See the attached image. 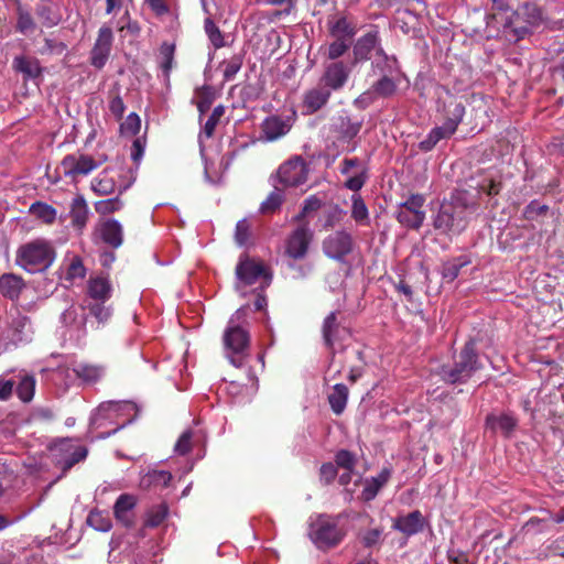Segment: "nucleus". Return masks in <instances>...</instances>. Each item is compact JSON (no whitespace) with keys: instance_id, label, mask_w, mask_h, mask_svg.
Masks as SVG:
<instances>
[{"instance_id":"obj_29","label":"nucleus","mask_w":564,"mask_h":564,"mask_svg":"<svg viewBox=\"0 0 564 564\" xmlns=\"http://www.w3.org/2000/svg\"><path fill=\"white\" fill-rule=\"evenodd\" d=\"M13 68L23 74L25 80L35 79L42 75L40 62L34 57L17 56L12 62Z\"/></svg>"},{"instance_id":"obj_12","label":"nucleus","mask_w":564,"mask_h":564,"mask_svg":"<svg viewBox=\"0 0 564 564\" xmlns=\"http://www.w3.org/2000/svg\"><path fill=\"white\" fill-rule=\"evenodd\" d=\"M397 91V82L388 75H382L378 80L372 83L369 89L365 90L356 98L355 105L366 109L379 98H392Z\"/></svg>"},{"instance_id":"obj_18","label":"nucleus","mask_w":564,"mask_h":564,"mask_svg":"<svg viewBox=\"0 0 564 564\" xmlns=\"http://www.w3.org/2000/svg\"><path fill=\"white\" fill-rule=\"evenodd\" d=\"M332 94L329 88L318 80L317 85L304 91L301 101L302 113L311 116L319 111L328 104Z\"/></svg>"},{"instance_id":"obj_46","label":"nucleus","mask_w":564,"mask_h":564,"mask_svg":"<svg viewBox=\"0 0 564 564\" xmlns=\"http://www.w3.org/2000/svg\"><path fill=\"white\" fill-rule=\"evenodd\" d=\"M167 516L169 507L166 503L153 506L147 512L144 524L149 528H156L163 523Z\"/></svg>"},{"instance_id":"obj_38","label":"nucleus","mask_w":564,"mask_h":564,"mask_svg":"<svg viewBox=\"0 0 564 564\" xmlns=\"http://www.w3.org/2000/svg\"><path fill=\"white\" fill-rule=\"evenodd\" d=\"M35 14L45 28H53L57 25L62 19L57 10L46 1L37 3Z\"/></svg>"},{"instance_id":"obj_56","label":"nucleus","mask_w":564,"mask_h":564,"mask_svg":"<svg viewBox=\"0 0 564 564\" xmlns=\"http://www.w3.org/2000/svg\"><path fill=\"white\" fill-rule=\"evenodd\" d=\"M63 446L65 448L73 449L72 453L67 457H65L63 460L64 468H70L76 463L83 460L87 456V449L83 446H79V445L74 446L68 441L64 442Z\"/></svg>"},{"instance_id":"obj_14","label":"nucleus","mask_w":564,"mask_h":564,"mask_svg":"<svg viewBox=\"0 0 564 564\" xmlns=\"http://www.w3.org/2000/svg\"><path fill=\"white\" fill-rule=\"evenodd\" d=\"M236 276L239 284L252 285L260 278L264 279V284L268 286L271 282V274H269L261 262L249 258L248 254H242L236 265Z\"/></svg>"},{"instance_id":"obj_27","label":"nucleus","mask_w":564,"mask_h":564,"mask_svg":"<svg viewBox=\"0 0 564 564\" xmlns=\"http://www.w3.org/2000/svg\"><path fill=\"white\" fill-rule=\"evenodd\" d=\"M100 237L102 241L111 248H119L123 241V229L116 219H107L100 225Z\"/></svg>"},{"instance_id":"obj_11","label":"nucleus","mask_w":564,"mask_h":564,"mask_svg":"<svg viewBox=\"0 0 564 564\" xmlns=\"http://www.w3.org/2000/svg\"><path fill=\"white\" fill-rule=\"evenodd\" d=\"M437 111L442 116L443 124L455 133L464 118L465 105L457 96L446 89L445 95L438 97Z\"/></svg>"},{"instance_id":"obj_26","label":"nucleus","mask_w":564,"mask_h":564,"mask_svg":"<svg viewBox=\"0 0 564 564\" xmlns=\"http://www.w3.org/2000/svg\"><path fill=\"white\" fill-rule=\"evenodd\" d=\"M290 129L291 124L289 121L279 116H270L261 124L262 134L268 141H275L284 137Z\"/></svg>"},{"instance_id":"obj_54","label":"nucleus","mask_w":564,"mask_h":564,"mask_svg":"<svg viewBox=\"0 0 564 564\" xmlns=\"http://www.w3.org/2000/svg\"><path fill=\"white\" fill-rule=\"evenodd\" d=\"M34 390L35 379L31 376H24L17 387V394L21 401L29 402L33 399Z\"/></svg>"},{"instance_id":"obj_47","label":"nucleus","mask_w":564,"mask_h":564,"mask_svg":"<svg viewBox=\"0 0 564 564\" xmlns=\"http://www.w3.org/2000/svg\"><path fill=\"white\" fill-rule=\"evenodd\" d=\"M226 107L224 105H218L213 109L210 116L202 129V134L206 139H210L214 135L216 127L218 126L220 119L224 117Z\"/></svg>"},{"instance_id":"obj_62","label":"nucleus","mask_w":564,"mask_h":564,"mask_svg":"<svg viewBox=\"0 0 564 564\" xmlns=\"http://www.w3.org/2000/svg\"><path fill=\"white\" fill-rule=\"evenodd\" d=\"M86 275V268L79 257H74L67 268L66 279H83Z\"/></svg>"},{"instance_id":"obj_60","label":"nucleus","mask_w":564,"mask_h":564,"mask_svg":"<svg viewBox=\"0 0 564 564\" xmlns=\"http://www.w3.org/2000/svg\"><path fill=\"white\" fill-rule=\"evenodd\" d=\"M322 200L316 195L308 196L304 200L300 214L296 215L294 219L296 221H302L307 214L318 210L322 207Z\"/></svg>"},{"instance_id":"obj_59","label":"nucleus","mask_w":564,"mask_h":564,"mask_svg":"<svg viewBox=\"0 0 564 564\" xmlns=\"http://www.w3.org/2000/svg\"><path fill=\"white\" fill-rule=\"evenodd\" d=\"M351 43L343 40H334L327 47V58L337 62L349 50Z\"/></svg>"},{"instance_id":"obj_20","label":"nucleus","mask_w":564,"mask_h":564,"mask_svg":"<svg viewBox=\"0 0 564 564\" xmlns=\"http://www.w3.org/2000/svg\"><path fill=\"white\" fill-rule=\"evenodd\" d=\"M322 333L325 347L334 351L341 348L339 343L348 335V330L338 324L336 312H332L325 317Z\"/></svg>"},{"instance_id":"obj_1","label":"nucleus","mask_w":564,"mask_h":564,"mask_svg":"<svg viewBox=\"0 0 564 564\" xmlns=\"http://www.w3.org/2000/svg\"><path fill=\"white\" fill-rule=\"evenodd\" d=\"M137 405L130 401H108L101 403L90 416V427L99 429L107 424L116 425L98 437L106 438L131 423L137 415Z\"/></svg>"},{"instance_id":"obj_40","label":"nucleus","mask_w":564,"mask_h":564,"mask_svg":"<svg viewBox=\"0 0 564 564\" xmlns=\"http://www.w3.org/2000/svg\"><path fill=\"white\" fill-rule=\"evenodd\" d=\"M348 389L343 383L333 387V391L328 394V402L334 413L340 414L347 404Z\"/></svg>"},{"instance_id":"obj_32","label":"nucleus","mask_w":564,"mask_h":564,"mask_svg":"<svg viewBox=\"0 0 564 564\" xmlns=\"http://www.w3.org/2000/svg\"><path fill=\"white\" fill-rule=\"evenodd\" d=\"M73 371L86 383H95L105 375V368L102 366L86 362L74 365Z\"/></svg>"},{"instance_id":"obj_15","label":"nucleus","mask_w":564,"mask_h":564,"mask_svg":"<svg viewBox=\"0 0 564 564\" xmlns=\"http://www.w3.org/2000/svg\"><path fill=\"white\" fill-rule=\"evenodd\" d=\"M99 166V163L90 155L84 153L67 154L61 161V167L66 177L77 181L86 176Z\"/></svg>"},{"instance_id":"obj_52","label":"nucleus","mask_w":564,"mask_h":564,"mask_svg":"<svg viewBox=\"0 0 564 564\" xmlns=\"http://www.w3.org/2000/svg\"><path fill=\"white\" fill-rule=\"evenodd\" d=\"M243 64V54H235L229 59L223 62V76L225 82H230L241 69Z\"/></svg>"},{"instance_id":"obj_55","label":"nucleus","mask_w":564,"mask_h":564,"mask_svg":"<svg viewBox=\"0 0 564 564\" xmlns=\"http://www.w3.org/2000/svg\"><path fill=\"white\" fill-rule=\"evenodd\" d=\"M109 111L117 120H121L124 115L126 105L120 96L119 88L112 89L109 93Z\"/></svg>"},{"instance_id":"obj_17","label":"nucleus","mask_w":564,"mask_h":564,"mask_svg":"<svg viewBox=\"0 0 564 564\" xmlns=\"http://www.w3.org/2000/svg\"><path fill=\"white\" fill-rule=\"evenodd\" d=\"M476 356L459 355V360L455 361L453 366L444 365L441 370L442 378L449 383L466 381L477 368Z\"/></svg>"},{"instance_id":"obj_39","label":"nucleus","mask_w":564,"mask_h":564,"mask_svg":"<svg viewBox=\"0 0 564 564\" xmlns=\"http://www.w3.org/2000/svg\"><path fill=\"white\" fill-rule=\"evenodd\" d=\"M469 263L470 258L468 256H459L444 262L442 265L443 279L448 282L454 281L458 276L460 270Z\"/></svg>"},{"instance_id":"obj_43","label":"nucleus","mask_w":564,"mask_h":564,"mask_svg":"<svg viewBox=\"0 0 564 564\" xmlns=\"http://www.w3.org/2000/svg\"><path fill=\"white\" fill-rule=\"evenodd\" d=\"M487 424L494 431H501L505 434H510L517 425V420L508 413L500 415H489Z\"/></svg>"},{"instance_id":"obj_53","label":"nucleus","mask_w":564,"mask_h":564,"mask_svg":"<svg viewBox=\"0 0 564 564\" xmlns=\"http://www.w3.org/2000/svg\"><path fill=\"white\" fill-rule=\"evenodd\" d=\"M204 29L208 36V40L216 50L225 46L224 34L210 18H207L205 20Z\"/></svg>"},{"instance_id":"obj_22","label":"nucleus","mask_w":564,"mask_h":564,"mask_svg":"<svg viewBox=\"0 0 564 564\" xmlns=\"http://www.w3.org/2000/svg\"><path fill=\"white\" fill-rule=\"evenodd\" d=\"M329 35L336 40L352 43L358 32L357 22L348 15H341L334 21H328Z\"/></svg>"},{"instance_id":"obj_36","label":"nucleus","mask_w":564,"mask_h":564,"mask_svg":"<svg viewBox=\"0 0 564 564\" xmlns=\"http://www.w3.org/2000/svg\"><path fill=\"white\" fill-rule=\"evenodd\" d=\"M361 126L360 121H352L349 117H339L335 130L338 140L344 142L351 141L359 133Z\"/></svg>"},{"instance_id":"obj_9","label":"nucleus","mask_w":564,"mask_h":564,"mask_svg":"<svg viewBox=\"0 0 564 564\" xmlns=\"http://www.w3.org/2000/svg\"><path fill=\"white\" fill-rule=\"evenodd\" d=\"M314 232L307 223H301L294 228L285 240V256L292 260H303L313 241Z\"/></svg>"},{"instance_id":"obj_61","label":"nucleus","mask_w":564,"mask_h":564,"mask_svg":"<svg viewBox=\"0 0 564 564\" xmlns=\"http://www.w3.org/2000/svg\"><path fill=\"white\" fill-rule=\"evenodd\" d=\"M250 224L247 219H241L236 225L235 241L239 246H245L250 239Z\"/></svg>"},{"instance_id":"obj_37","label":"nucleus","mask_w":564,"mask_h":564,"mask_svg":"<svg viewBox=\"0 0 564 564\" xmlns=\"http://www.w3.org/2000/svg\"><path fill=\"white\" fill-rule=\"evenodd\" d=\"M454 134L446 126L442 124L433 128L424 140L419 143V149L424 152L432 151L443 139H448Z\"/></svg>"},{"instance_id":"obj_45","label":"nucleus","mask_w":564,"mask_h":564,"mask_svg":"<svg viewBox=\"0 0 564 564\" xmlns=\"http://www.w3.org/2000/svg\"><path fill=\"white\" fill-rule=\"evenodd\" d=\"M351 200V218L360 225H368L369 210L362 197L359 194H354Z\"/></svg>"},{"instance_id":"obj_13","label":"nucleus","mask_w":564,"mask_h":564,"mask_svg":"<svg viewBox=\"0 0 564 564\" xmlns=\"http://www.w3.org/2000/svg\"><path fill=\"white\" fill-rule=\"evenodd\" d=\"M29 326L30 318L17 312V316L12 318L6 335L0 339V348L9 351L19 348L21 344L31 341Z\"/></svg>"},{"instance_id":"obj_8","label":"nucleus","mask_w":564,"mask_h":564,"mask_svg":"<svg viewBox=\"0 0 564 564\" xmlns=\"http://www.w3.org/2000/svg\"><path fill=\"white\" fill-rule=\"evenodd\" d=\"M494 19L501 24L502 32L509 41L518 42L531 33V28L518 9L506 8L494 14Z\"/></svg>"},{"instance_id":"obj_49","label":"nucleus","mask_w":564,"mask_h":564,"mask_svg":"<svg viewBox=\"0 0 564 564\" xmlns=\"http://www.w3.org/2000/svg\"><path fill=\"white\" fill-rule=\"evenodd\" d=\"M172 475L165 470H151L142 479L141 484L144 487L159 486L167 487L171 482Z\"/></svg>"},{"instance_id":"obj_41","label":"nucleus","mask_w":564,"mask_h":564,"mask_svg":"<svg viewBox=\"0 0 564 564\" xmlns=\"http://www.w3.org/2000/svg\"><path fill=\"white\" fill-rule=\"evenodd\" d=\"M195 95L197 97L196 107L199 112V117H202L210 109V106L216 98L215 89L210 85H204L195 89Z\"/></svg>"},{"instance_id":"obj_7","label":"nucleus","mask_w":564,"mask_h":564,"mask_svg":"<svg viewBox=\"0 0 564 564\" xmlns=\"http://www.w3.org/2000/svg\"><path fill=\"white\" fill-rule=\"evenodd\" d=\"M372 51H375L376 56L382 58V61L387 62L389 59V56L381 46L379 32L376 26L355 42L352 46V61L350 62L351 66L369 61Z\"/></svg>"},{"instance_id":"obj_33","label":"nucleus","mask_w":564,"mask_h":564,"mask_svg":"<svg viewBox=\"0 0 564 564\" xmlns=\"http://www.w3.org/2000/svg\"><path fill=\"white\" fill-rule=\"evenodd\" d=\"M88 205L84 196L78 195L75 197L70 205V219L72 225L77 229H83L88 220Z\"/></svg>"},{"instance_id":"obj_16","label":"nucleus","mask_w":564,"mask_h":564,"mask_svg":"<svg viewBox=\"0 0 564 564\" xmlns=\"http://www.w3.org/2000/svg\"><path fill=\"white\" fill-rule=\"evenodd\" d=\"M352 67L351 63L347 64L344 61L326 63L319 82L332 93L341 90L349 80Z\"/></svg>"},{"instance_id":"obj_34","label":"nucleus","mask_w":564,"mask_h":564,"mask_svg":"<svg viewBox=\"0 0 564 564\" xmlns=\"http://www.w3.org/2000/svg\"><path fill=\"white\" fill-rule=\"evenodd\" d=\"M127 187L128 186H119L118 193L115 197L95 202L94 207L96 213L101 216H106L121 210L124 205L121 199V195L126 192Z\"/></svg>"},{"instance_id":"obj_30","label":"nucleus","mask_w":564,"mask_h":564,"mask_svg":"<svg viewBox=\"0 0 564 564\" xmlns=\"http://www.w3.org/2000/svg\"><path fill=\"white\" fill-rule=\"evenodd\" d=\"M91 191L98 196H107L116 193L119 187L113 177L109 175V169H105L90 183Z\"/></svg>"},{"instance_id":"obj_50","label":"nucleus","mask_w":564,"mask_h":564,"mask_svg":"<svg viewBox=\"0 0 564 564\" xmlns=\"http://www.w3.org/2000/svg\"><path fill=\"white\" fill-rule=\"evenodd\" d=\"M284 200L283 193L280 188L275 187L268 197L261 203L260 212L262 214H273L280 209Z\"/></svg>"},{"instance_id":"obj_19","label":"nucleus","mask_w":564,"mask_h":564,"mask_svg":"<svg viewBox=\"0 0 564 564\" xmlns=\"http://www.w3.org/2000/svg\"><path fill=\"white\" fill-rule=\"evenodd\" d=\"M113 42V33L112 30L109 26H101L98 31V35L96 39V42L90 51V64L97 68L101 69L111 52Z\"/></svg>"},{"instance_id":"obj_58","label":"nucleus","mask_w":564,"mask_h":564,"mask_svg":"<svg viewBox=\"0 0 564 564\" xmlns=\"http://www.w3.org/2000/svg\"><path fill=\"white\" fill-rule=\"evenodd\" d=\"M87 523L100 532H107L111 529V520L100 511H91L87 518Z\"/></svg>"},{"instance_id":"obj_21","label":"nucleus","mask_w":564,"mask_h":564,"mask_svg":"<svg viewBox=\"0 0 564 564\" xmlns=\"http://www.w3.org/2000/svg\"><path fill=\"white\" fill-rule=\"evenodd\" d=\"M250 341L249 333L241 326L234 324L231 318L224 333V344L231 352H243Z\"/></svg>"},{"instance_id":"obj_23","label":"nucleus","mask_w":564,"mask_h":564,"mask_svg":"<svg viewBox=\"0 0 564 564\" xmlns=\"http://www.w3.org/2000/svg\"><path fill=\"white\" fill-rule=\"evenodd\" d=\"M425 520L423 514L419 511H412L404 516H399L393 520L392 528L404 535L411 536L423 531Z\"/></svg>"},{"instance_id":"obj_24","label":"nucleus","mask_w":564,"mask_h":564,"mask_svg":"<svg viewBox=\"0 0 564 564\" xmlns=\"http://www.w3.org/2000/svg\"><path fill=\"white\" fill-rule=\"evenodd\" d=\"M137 499L132 495H120L113 506V513L116 519L124 527H131L134 522L133 508L135 507Z\"/></svg>"},{"instance_id":"obj_5","label":"nucleus","mask_w":564,"mask_h":564,"mask_svg":"<svg viewBox=\"0 0 564 564\" xmlns=\"http://www.w3.org/2000/svg\"><path fill=\"white\" fill-rule=\"evenodd\" d=\"M425 195L410 194L409 197L400 203L395 218L400 225L408 229L419 230L425 220Z\"/></svg>"},{"instance_id":"obj_31","label":"nucleus","mask_w":564,"mask_h":564,"mask_svg":"<svg viewBox=\"0 0 564 564\" xmlns=\"http://www.w3.org/2000/svg\"><path fill=\"white\" fill-rule=\"evenodd\" d=\"M87 289L89 296L101 303L107 301L111 294V284L106 276H91L88 281Z\"/></svg>"},{"instance_id":"obj_44","label":"nucleus","mask_w":564,"mask_h":564,"mask_svg":"<svg viewBox=\"0 0 564 564\" xmlns=\"http://www.w3.org/2000/svg\"><path fill=\"white\" fill-rule=\"evenodd\" d=\"M17 32L21 34H28L36 29V24L32 14L30 13V11L25 10L21 3H18L17 6Z\"/></svg>"},{"instance_id":"obj_63","label":"nucleus","mask_w":564,"mask_h":564,"mask_svg":"<svg viewBox=\"0 0 564 564\" xmlns=\"http://www.w3.org/2000/svg\"><path fill=\"white\" fill-rule=\"evenodd\" d=\"M192 431L189 430H186L184 431L180 438L177 440L175 446H174V451L175 453L180 454V455H185L187 454L191 448H192Z\"/></svg>"},{"instance_id":"obj_4","label":"nucleus","mask_w":564,"mask_h":564,"mask_svg":"<svg viewBox=\"0 0 564 564\" xmlns=\"http://www.w3.org/2000/svg\"><path fill=\"white\" fill-rule=\"evenodd\" d=\"M344 535L345 532L338 528L336 519L332 517L319 516L311 524L310 536L319 549L337 545Z\"/></svg>"},{"instance_id":"obj_42","label":"nucleus","mask_w":564,"mask_h":564,"mask_svg":"<svg viewBox=\"0 0 564 564\" xmlns=\"http://www.w3.org/2000/svg\"><path fill=\"white\" fill-rule=\"evenodd\" d=\"M29 212L46 225H52L56 220V209L52 205L40 200L31 204Z\"/></svg>"},{"instance_id":"obj_6","label":"nucleus","mask_w":564,"mask_h":564,"mask_svg":"<svg viewBox=\"0 0 564 564\" xmlns=\"http://www.w3.org/2000/svg\"><path fill=\"white\" fill-rule=\"evenodd\" d=\"M310 172L311 164L294 155L279 166L276 177L283 187H299L307 182Z\"/></svg>"},{"instance_id":"obj_48","label":"nucleus","mask_w":564,"mask_h":564,"mask_svg":"<svg viewBox=\"0 0 564 564\" xmlns=\"http://www.w3.org/2000/svg\"><path fill=\"white\" fill-rule=\"evenodd\" d=\"M518 11L531 29L540 25L542 22V11L534 3H524L518 8Z\"/></svg>"},{"instance_id":"obj_10","label":"nucleus","mask_w":564,"mask_h":564,"mask_svg":"<svg viewBox=\"0 0 564 564\" xmlns=\"http://www.w3.org/2000/svg\"><path fill=\"white\" fill-rule=\"evenodd\" d=\"M354 245L351 234L346 230H337L324 238L322 249L327 258L345 263L347 256L354 250Z\"/></svg>"},{"instance_id":"obj_28","label":"nucleus","mask_w":564,"mask_h":564,"mask_svg":"<svg viewBox=\"0 0 564 564\" xmlns=\"http://www.w3.org/2000/svg\"><path fill=\"white\" fill-rule=\"evenodd\" d=\"M229 362L236 368L247 367V376L250 379L256 377V368L263 369V355H227Z\"/></svg>"},{"instance_id":"obj_64","label":"nucleus","mask_w":564,"mask_h":564,"mask_svg":"<svg viewBox=\"0 0 564 564\" xmlns=\"http://www.w3.org/2000/svg\"><path fill=\"white\" fill-rule=\"evenodd\" d=\"M366 181H367V171H366V169H362L361 172L358 173L357 175L348 177L344 185L346 188H348L352 192H358L364 187Z\"/></svg>"},{"instance_id":"obj_35","label":"nucleus","mask_w":564,"mask_h":564,"mask_svg":"<svg viewBox=\"0 0 564 564\" xmlns=\"http://www.w3.org/2000/svg\"><path fill=\"white\" fill-rule=\"evenodd\" d=\"M390 475V470L384 468L378 476L366 479L365 488L361 492L362 499L366 501L372 500L377 496L378 491L387 484Z\"/></svg>"},{"instance_id":"obj_51","label":"nucleus","mask_w":564,"mask_h":564,"mask_svg":"<svg viewBox=\"0 0 564 564\" xmlns=\"http://www.w3.org/2000/svg\"><path fill=\"white\" fill-rule=\"evenodd\" d=\"M174 54H175V44L163 42L160 46V57L161 63L160 66L165 74V76H169L170 72L173 68L174 63Z\"/></svg>"},{"instance_id":"obj_57","label":"nucleus","mask_w":564,"mask_h":564,"mask_svg":"<svg viewBox=\"0 0 564 564\" xmlns=\"http://www.w3.org/2000/svg\"><path fill=\"white\" fill-rule=\"evenodd\" d=\"M549 206L541 204L539 200H531L523 209L522 217L525 220H536L539 217L546 215Z\"/></svg>"},{"instance_id":"obj_2","label":"nucleus","mask_w":564,"mask_h":564,"mask_svg":"<svg viewBox=\"0 0 564 564\" xmlns=\"http://www.w3.org/2000/svg\"><path fill=\"white\" fill-rule=\"evenodd\" d=\"M55 258L56 251L52 242L37 238L17 249L15 264L28 273H41L53 264Z\"/></svg>"},{"instance_id":"obj_25","label":"nucleus","mask_w":564,"mask_h":564,"mask_svg":"<svg viewBox=\"0 0 564 564\" xmlns=\"http://www.w3.org/2000/svg\"><path fill=\"white\" fill-rule=\"evenodd\" d=\"M25 288V281L15 273H3L0 275V293L3 297L18 301Z\"/></svg>"},{"instance_id":"obj_3","label":"nucleus","mask_w":564,"mask_h":564,"mask_svg":"<svg viewBox=\"0 0 564 564\" xmlns=\"http://www.w3.org/2000/svg\"><path fill=\"white\" fill-rule=\"evenodd\" d=\"M468 203L460 196L444 200L433 218V227L443 235H460L468 225Z\"/></svg>"}]
</instances>
